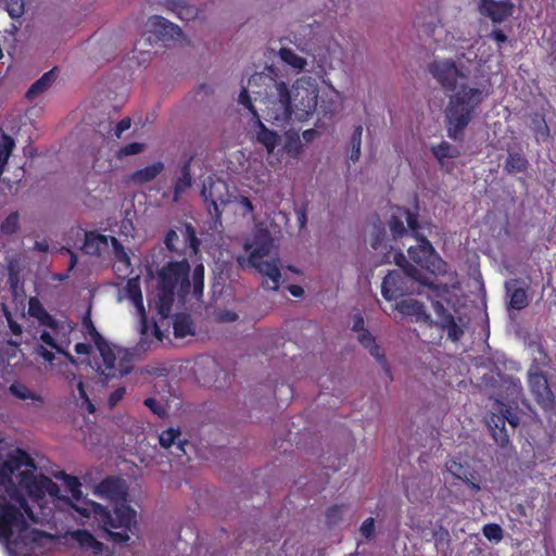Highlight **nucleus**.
Listing matches in <instances>:
<instances>
[{
    "label": "nucleus",
    "mask_w": 556,
    "mask_h": 556,
    "mask_svg": "<svg viewBox=\"0 0 556 556\" xmlns=\"http://www.w3.org/2000/svg\"><path fill=\"white\" fill-rule=\"evenodd\" d=\"M528 384L536 403L543 408L554 406V394L548 386L547 378L539 372L536 368H530L528 371Z\"/></svg>",
    "instance_id": "obj_16"
},
{
    "label": "nucleus",
    "mask_w": 556,
    "mask_h": 556,
    "mask_svg": "<svg viewBox=\"0 0 556 556\" xmlns=\"http://www.w3.org/2000/svg\"><path fill=\"white\" fill-rule=\"evenodd\" d=\"M75 352L80 355H89L91 352V345L87 343H77L75 345Z\"/></svg>",
    "instance_id": "obj_58"
},
{
    "label": "nucleus",
    "mask_w": 556,
    "mask_h": 556,
    "mask_svg": "<svg viewBox=\"0 0 556 556\" xmlns=\"http://www.w3.org/2000/svg\"><path fill=\"white\" fill-rule=\"evenodd\" d=\"M507 296L509 298V307L520 311L528 306L529 298L527 290L519 286L517 280H510L505 283Z\"/></svg>",
    "instance_id": "obj_21"
},
{
    "label": "nucleus",
    "mask_w": 556,
    "mask_h": 556,
    "mask_svg": "<svg viewBox=\"0 0 556 556\" xmlns=\"http://www.w3.org/2000/svg\"><path fill=\"white\" fill-rule=\"evenodd\" d=\"M125 292L127 298L131 301L134 306L136 307L137 314L140 319V334H141V343L148 344L149 336H155L159 341H161L160 330L155 324L149 326L146 317V309L143 306L142 293L139 286V279L132 278L127 281L125 287Z\"/></svg>",
    "instance_id": "obj_12"
},
{
    "label": "nucleus",
    "mask_w": 556,
    "mask_h": 556,
    "mask_svg": "<svg viewBox=\"0 0 556 556\" xmlns=\"http://www.w3.org/2000/svg\"><path fill=\"white\" fill-rule=\"evenodd\" d=\"M397 266L402 267L405 278L400 271H390L382 280L381 293L387 301H392L407 293H413L414 289L408 286V281L415 280L420 285L429 287L435 296L442 298L448 293V282H434L426 278L418 268L409 264L403 254L394 257Z\"/></svg>",
    "instance_id": "obj_6"
},
{
    "label": "nucleus",
    "mask_w": 556,
    "mask_h": 556,
    "mask_svg": "<svg viewBox=\"0 0 556 556\" xmlns=\"http://www.w3.org/2000/svg\"><path fill=\"white\" fill-rule=\"evenodd\" d=\"M11 393L20 400L41 402V397L23 383L15 382L10 387Z\"/></svg>",
    "instance_id": "obj_35"
},
{
    "label": "nucleus",
    "mask_w": 556,
    "mask_h": 556,
    "mask_svg": "<svg viewBox=\"0 0 556 556\" xmlns=\"http://www.w3.org/2000/svg\"><path fill=\"white\" fill-rule=\"evenodd\" d=\"M432 153L434 154L435 159L439 161V163L443 166L445 163V160L456 159L459 156L460 152L457 147L443 141L438 146H433L431 148Z\"/></svg>",
    "instance_id": "obj_28"
},
{
    "label": "nucleus",
    "mask_w": 556,
    "mask_h": 556,
    "mask_svg": "<svg viewBox=\"0 0 556 556\" xmlns=\"http://www.w3.org/2000/svg\"><path fill=\"white\" fill-rule=\"evenodd\" d=\"M74 538L83 547L90 548L94 554L102 552L103 544L97 541L89 532L84 530L76 531Z\"/></svg>",
    "instance_id": "obj_33"
},
{
    "label": "nucleus",
    "mask_w": 556,
    "mask_h": 556,
    "mask_svg": "<svg viewBox=\"0 0 556 556\" xmlns=\"http://www.w3.org/2000/svg\"><path fill=\"white\" fill-rule=\"evenodd\" d=\"M35 249L40 252H47L49 250V244L47 241H37L35 243Z\"/></svg>",
    "instance_id": "obj_64"
},
{
    "label": "nucleus",
    "mask_w": 556,
    "mask_h": 556,
    "mask_svg": "<svg viewBox=\"0 0 556 556\" xmlns=\"http://www.w3.org/2000/svg\"><path fill=\"white\" fill-rule=\"evenodd\" d=\"M144 148H146V146L143 143L132 142V143H129V144L123 147L119 150V155L126 156V155L139 154L142 151H144Z\"/></svg>",
    "instance_id": "obj_44"
},
{
    "label": "nucleus",
    "mask_w": 556,
    "mask_h": 556,
    "mask_svg": "<svg viewBox=\"0 0 556 556\" xmlns=\"http://www.w3.org/2000/svg\"><path fill=\"white\" fill-rule=\"evenodd\" d=\"M282 150L292 157H299L303 152V144L296 131H287Z\"/></svg>",
    "instance_id": "obj_27"
},
{
    "label": "nucleus",
    "mask_w": 556,
    "mask_h": 556,
    "mask_svg": "<svg viewBox=\"0 0 556 556\" xmlns=\"http://www.w3.org/2000/svg\"><path fill=\"white\" fill-rule=\"evenodd\" d=\"M163 169L164 164L162 162H155L132 173L129 180L134 185H144L154 180Z\"/></svg>",
    "instance_id": "obj_24"
},
{
    "label": "nucleus",
    "mask_w": 556,
    "mask_h": 556,
    "mask_svg": "<svg viewBox=\"0 0 556 556\" xmlns=\"http://www.w3.org/2000/svg\"><path fill=\"white\" fill-rule=\"evenodd\" d=\"M395 308L403 315L413 317L416 321L431 323V317L425 305L417 300H403L395 305Z\"/></svg>",
    "instance_id": "obj_20"
},
{
    "label": "nucleus",
    "mask_w": 556,
    "mask_h": 556,
    "mask_svg": "<svg viewBox=\"0 0 556 556\" xmlns=\"http://www.w3.org/2000/svg\"><path fill=\"white\" fill-rule=\"evenodd\" d=\"M288 290L289 292L293 295V296H296V298H300L304 294V290L302 287L300 286H295V285H292V286H289L288 287Z\"/></svg>",
    "instance_id": "obj_59"
},
{
    "label": "nucleus",
    "mask_w": 556,
    "mask_h": 556,
    "mask_svg": "<svg viewBox=\"0 0 556 556\" xmlns=\"http://www.w3.org/2000/svg\"><path fill=\"white\" fill-rule=\"evenodd\" d=\"M495 406L496 413L491 414L488 425L493 430L494 440L501 446H505L509 442L508 434L505 431V422L507 421L510 426L516 427L519 425V417L502 402L496 401Z\"/></svg>",
    "instance_id": "obj_14"
},
{
    "label": "nucleus",
    "mask_w": 556,
    "mask_h": 556,
    "mask_svg": "<svg viewBox=\"0 0 556 556\" xmlns=\"http://www.w3.org/2000/svg\"><path fill=\"white\" fill-rule=\"evenodd\" d=\"M359 156H361V147L352 146L350 159L353 162H356V161H358Z\"/></svg>",
    "instance_id": "obj_62"
},
{
    "label": "nucleus",
    "mask_w": 556,
    "mask_h": 556,
    "mask_svg": "<svg viewBox=\"0 0 556 556\" xmlns=\"http://www.w3.org/2000/svg\"><path fill=\"white\" fill-rule=\"evenodd\" d=\"M510 388L514 399L517 400L522 394V386L520 380H511Z\"/></svg>",
    "instance_id": "obj_56"
},
{
    "label": "nucleus",
    "mask_w": 556,
    "mask_h": 556,
    "mask_svg": "<svg viewBox=\"0 0 556 556\" xmlns=\"http://www.w3.org/2000/svg\"><path fill=\"white\" fill-rule=\"evenodd\" d=\"M364 318L359 314L355 315L353 317V331H355L357 334H359L363 331H366L367 329L364 327Z\"/></svg>",
    "instance_id": "obj_52"
},
{
    "label": "nucleus",
    "mask_w": 556,
    "mask_h": 556,
    "mask_svg": "<svg viewBox=\"0 0 556 556\" xmlns=\"http://www.w3.org/2000/svg\"><path fill=\"white\" fill-rule=\"evenodd\" d=\"M239 102L244 105L256 118L257 121V130H256V140L260 144H262L268 155V159L275 156V149L281 141V137L274 130L268 129L264 123L261 121L260 114L257 110L254 108L249 92L244 89L239 94Z\"/></svg>",
    "instance_id": "obj_13"
},
{
    "label": "nucleus",
    "mask_w": 556,
    "mask_h": 556,
    "mask_svg": "<svg viewBox=\"0 0 556 556\" xmlns=\"http://www.w3.org/2000/svg\"><path fill=\"white\" fill-rule=\"evenodd\" d=\"M433 308L438 315V326L447 332L448 339L454 342L458 341L465 333L470 318L459 311H455L454 314L447 313L443 304L439 301L433 302Z\"/></svg>",
    "instance_id": "obj_11"
},
{
    "label": "nucleus",
    "mask_w": 556,
    "mask_h": 556,
    "mask_svg": "<svg viewBox=\"0 0 556 556\" xmlns=\"http://www.w3.org/2000/svg\"><path fill=\"white\" fill-rule=\"evenodd\" d=\"M192 177L190 175L189 166L185 165L181 169L173 192V202H178L182 194L191 187Z\"/></svg>",
    "instance_id": "obj_29"
},
{
    "label": "nucleus",
    "mask_w": 556,
    "mask_h": 556,
    "mask_svg": "<svg viewBox=\"0 0 556 556\" xmlns=\"http://www.w3.org/2000/svg\"><path fill=\"white\" fill-rule=\"evenodd\" d=\"M429 72L448 94L445 109L447 135L460 140L480 104L491 93L490 79L463 56L455 60L437 59L430 64Z\"/></svg>",
    "instance_id": "obj_2"
},
{
    "label": "nucleus",
    "mask_w": 556,
    "mask_h": 556,
    "mask_svg": "<svg viewBox=\"0 0 556 556\" xmlns=\"http://www.w3.org/2000/svg\"><path fill=\"white\" fill-rule=\"evenodd\" d=\"M201 193L205 202L208 203L210 214L215 216L222 214V207L230 203L232 197L226 181L212 178L204 181Z\"/></svg>",
    "instance_id": "obj_15"
},
{
    "label": "nucleus",
    "mask_w": 556,
    "mask_h": 556,
    "mask_svg": "<svg viewBox=\"0 0 556 556\" xmlns=\"http://www.w3.org/2000/svg\"><path fill=\"white\" fill-rule=\"evenodd\" d=\"M189 271L190 266L186 260L169 262L159 271L155 305L162 317L169 315L175 295L184 298L189 293L191 287Z\"/></svg>",
    "instance_id": "obj_7"
},
{
    "label": "nucleus",
    "mask_w": 556,
    "mask_h": 556,
    "mask_svg": "<svg viewBox=\"0 0 556 556\" xmlns=\"http://www.w3.org/2000/svg\"><path fill=\"white\" fill-rule=\"evenodd\" d=\"M179 241V236L175 230H169L165 237V245L169 251L178 252L179 248L177 245Z\"/></svg>",
    "instance_id": "obj_46"
},
{
    "label": "nucleus",
    "mask_w": 556,
    "mask_h": 556,
    "mask_svg": "<svg viewBox=\"0 0 556 556\" xmlns=\"http://www.w3.org/2000/svg\"><path fill=\"white\" fill-rule=\"evenodd\" d=\"M446 468L448 472L454 477L460 480H468V476L470 475V472L460 463H457L456 460H448L446 463Z\"/></svg>",
    "instance_id": "obj_40"
},
{
    "label": "nucleus",
    "mask_w": 556,
    "mask_h": 556,
    "mask_svg": "<svg viewBox=\"0 0 556 556\" xmlns=\"http://www.w3.org/2000/svg\"><path fill=\"white\" fill-rule=\"evenodd\" d=\"M182 39L184 35L179 26L163 16L152 15L148 17L143 25L142 37L135 43V51L142 55H150L147 47H151L154 43L169 46L180 42Z\"/></svg>",
    "instance_id": "obj_8"
},
{
    "label": "nucleus",
    "mask_w": 556,
    "mask_h": 556,
    "mask_svg": "<svg viewBox=\"0 0 556 556\" xmlns=\"http://www.w3.org/2000/svg\"><path fill=\"white\" fill-rule=\"evenodd\" d=\"M491 36H492V38H493L495 41H497V42H500V43H501V42L506 41V39H507L506 35H505L502 30H500V29L494 30V31L491 34Z\"/></svg>",
    "instance_id": "obj_60"
},
{
    "label": "nucleus",
    "mask_w": 556,
    "mask_h": 556,
    "mask_svg": "<svg viewBox=\"0 0 556 556\" xmlns=\"http://www.w3.org/2000/svg\"><path fill=\"white\" fill-rule=\"evenodd\" d=\"M278 56L281 60V62L295 74L304 72L308 64L307 60L304 56L300 55L292 48H280L278 51Z\"/></svg>",
    "instance_id": "obj_22"
},
{
    "label": "nucleus",
    "mask_w": 556,
    "mask_h": 556,
    "mask_svg": "<svg viewBox=\"0 0 556 556\" xmlns=\"http://www.w3.org/2000/svg\"><path fill=\"white\" fill-rule=\"evenodd\" d=\"M130 127V118H123L115 127V136L119 138L122 134L129 129Z\"/></svg>",
    "instance_id": "obj_54"
},
{
    "label": "nucleus",
    "mask_w": 556,
    "mask_h": 556,
    "mask_svg": "<svg viewBox=\"0 0 556 556\" xmlns=\"http://www.w3.org/2000/svg\"><path fill=\"white\" fill-rule=\"evenodd\" d=\"M144 405L149 407L159 417H163L166 415L164 406L154 399L149 397L144 400Z\"/></svg>",
    "instance_id": "obj_47"
},
{
    "label": "nucleus",
    "mask_w": 556,
    "mask_h": 556,
    "mask_svg": "<svg viewBox=\"0 0 556 556\" xmlns=\"http://www.w3.org/2000/svg\"><path fill=\"white\" fill-rule=\"evenodd\" d=\"M7 321L12 333L18 336L22 333V327L15 320H13L11 314L5 313Z\"/></svg>",
    "instance_id": "obj_53"
},
{
    "label": "nucleus",
    "mask_w": 556,
    "mask_h": 556,
    "mask_svg": "<svg viewBox=\"0 0 556 556\" xmlns=\"http://www.w3.org/2000/svg\"><path fill=\"white\" fill-rule=\"evenodd\" d=\"M83 329L100 353L96 359L97 371L106 379L121 378L130 372L134 354L121 346H111L97 331L89 313L83 318Z\"/></svg>",
    "instance_id": "obj_5"
},
{
    "label": "nucleus",
    "mask_w": 556,
    "mask_h": 556,
    "mask_svg": "<svg viewBox=\"0 0 556 556\" xmlns=\"http://www.w3.org/2000/svg\"><path fill=\"white\" fill-rule=\"evenodd\" d=\"M362 135H363V128L362 126H357L352 135V146L361 147L362 146Z\"/></svg>",
    "instance_id": "obj_57"
},
{
    "label": "nucleus",
    "mask_w": 556,
    "mask_h": 556,
    "mask_svg": "<svg viewBox=\"0 0 556 556\" xmlns=\"http://www.w3.org/2000/svg\"><path fill=\"white\" fill-rule=\"evenodd\" d=\"M238 318V315L232 312H225L220 315V319L224 321H233Z\"/></svg>",
    "instance_id": "obj_61"
},
{
    "label": "nucleus",
    "mask_w": 556,
    "mask_h": 556,
    "mask_svg": "<svg viewBox=\"0 0 556 556\" xmlns=\"http://www.w3.org/2000/svg\"><path fill=\"white\" fill-rule=\"evenodd\" d=\"M203 281H204V267L203 265H198L195 266L194 270H193V276H192V289H193V294L197 296V298H200L202 295V292H203Z\"/></svg>",
    "instance_id": "obj_36"
},
{
    "label": "nucleus",
    "mask_w": 556,
    "mask_h": 556,
    "mask_svg": "<svg viewBox=\"0 0 556 556\" xmlns=\"http://www.w3.org/2000/svg\"><path fill=\"white\" fill-rule=\"evenodd\" d=\"M24 0H8L7 11L12 18H20L24 14Z\"/></svg>",
    "instance_id": "obj_43"
},
{
    "label": "nucleus",
    "mask_w": 556,
    "mask_h": 556,
    "mask_svg": "<svg viewBox=\"0 0 556 556\" xmlns=\"http://www.w3.org/2000/svg\"><path fill=\"white\" fill-rule=\"evenodd\" d=\"M510 1L480 0L479 10L482 15L492 20L493 23H502L513 14Z\"/></svg>",
    "instance_id": "obj_19"
},
{
    "label": "nucleus",
    "mask_w": 556,
    "mask_h": 556,
    "mask_svg": "<svg viewBox=\"0 0 556 556\" xmlns=\"http://www.w3.org/2000/svg\"><path fill=\"white\" fill-rule=\"evenodd\" d=\"M126 389L124 387L117 388L109 397V405L114 407L125 395Z\"/></svg>",
    "instance_id": "obj_50"
},
{
    "label": "nucleus",
    "mask_w": 556,
    "mask_h": 556,
    "mask_svg": "<svg viewBox=\"0 0 556 556\" xmlns=\"http://www.w3.org/2000/svg\"><path fill=\"white\" fill-rule=\"evenodd\" d=\"M110 238L111 237L96 232H87L85 235L83 250L86 254L101 255L102 252L109 248Z\"/></svg>",
    "instance_id": "obj_23"
},
{
    "label": "nucleus",
    "mask_w": 556,
    "mask_h": 556,
    "mask_svg": "<svg viewBox=\"0 0 556 556\" xmlns=\"http://www.w3.org/2000/svg\"><path fill=\"white\" fill-rule=\"evenodd\" d=\"M12 459H16V460L21 462V464H23L22 469H25L26 464L33 463V460L26 454L23 453L18 457H10L8 459L0 460V468L2 466H4L5 463H8Z\"/></svg>",
    "instance_id": "obj_55"
},
{
    "label": "nucleus",
    "mask_w": 556,
    "mask_h": 556,
    "mask_svg": "<svg viewBox=\"0 0 556 556\" xmlns=\"http://www.w3.org/2000/svg\"><path fill=\"white\" fill-rule=\"evenodd\" d=\"M182 236L188 243L189 249L193 252H198L199 240L195 236V231L191 225H186L182 229Z\"/></svg>",
    "instance_id": "obj_42"
},
{
    "label": "nucleus",
    "mask_w": 556,
    "mask_h": 556,
    "mask_svg": "<svg viewBox=\"0 0 556 556\" xmlns=\"http://www.w3.org/2000/svg\"><path fill=\"white\" fill-rule=\"evenodd\" d=\"M418 244L408 248L409 257L421 267L431 271L435 276L450 277V282L454 286V273L448 271L446 263L435 252L432 244L424 237L417 236Z\"/></svg>",
    "instance_id": "obj_10"
},
{
    "label": "nucleus",
    "mask_w": 556,
    "mask_h": 556,
    "mask_svg": "<svg viewBox=\"0 0 556 556\" xmlns=\"http://www.w3.org/2000/svg\"><path fill=\"white\" fill-rule=\"evenodd\" d=\"M302 136L305 141H312L316 136V130H314V129L304 130Z\"/></svg>",
    "instance_id": "obj_63"
},
{
    "label": "nucleus",
    "mask_w": 556,
    "mask_h": 556,
    "mask_svg": "<svg viewBox=\"0 0 556 556\" xmlns=\"http://www.w3.org/2000/svg\"><path fill=\"white\" fill-rule=\"evenodd\" d=\"M77 390L79 397L83 400V404L86 405L89 413H93L96 410L94 405L90 402L81 381L78 382Z\"/></svg>",
    "instance_id": "obj_48"
},
{
    "label": "nucleus",
    "mask_w": 556,
    "mask_h": 556,
    "mask_svg": "<svg viewBox=\"0 0 556 556\" xmlns=\"http://www.w3.org/2000/svg\"><path fill=\"white\" fill-rule=\"evenodd\" d=\"M12 459L0 468V542L10 553L38 543L45 534L31 528L42 523L51 514L46 505L51 502L61 509L77 513L83 519L93 518L115 543L129 540L136 527V511L128 505H116L111 514L102 505L88 500L78 478L60 472L68 495H62L59 485L43 475H35L36 466Z\"/></svg>",
    "instance_id": "obj_1"
},
{
    "label": "nucleus",
    "mask_w": 556,
    "mask_h": 556,
    "mask_svg": "<svg viewBox=\"0 0 556 556\" xmlns=\"http://www.w3.org/2000/svg\"><path fill=\"white\" fill-rule=\"evenodd\" d=\"M174 334L177 338H186L193 334V324L190 316L186 314L176 315L173 323Z\"/></svg>",
    "instance_id": "obj_30"
},
{
    "label": "nucleus",
    "mask_w": 556,
    "mask_h": 556,
    "mask_svg": "<svg viewBox=\"0 0 556 556\" xmlns=\"http://www.w3.org/2000/svg\"><path fill=\"white\" fill-rule=\"evenodd\" d=\"M527 166L528 161L517 153H509L505 163V169L510 174L523 173Z\"/></svg>",
    "instance_id": "obj_34"
},
{
    "label": "nucleus",
    "mask_w": 556,
    "mask_h": 556,
    "mask_svg": "<svg viewBox=\"0 0 556 556\" xmlns=\"http://www.w3.org/2000/svg\"><path fill=\"white\" fill-rule=\"evenodd\" d=\"M405 225L413 231H416L418 228L416 217L408 210L395 207L389 222V227L394 239L401 238L407 232Z\"/></svg>",
    "instance_id": "obj_18"
},
{
    "label": "nucleus",
    "mask_w": 556,
    "mask_h": 556,
    "mask_svg": "<svg viewBox=\"0 0 556 556\" xmlns=\"http://www.w3.org/2000/svg\"><path fill=\"white\" fill-rule=\"evenodd\" d=\"M358 342L384 367H387L384 353L381 348L377 344L375 337L368 331H363L357 334Z\"/></svg>",
    "instance_id": "obj_26"
},
{
    "label": "nucleus",
    "mask_w": 556,
    "mask_h": 556,
    "mask_svg": "<svg viewBox=\"0 0 556 556\" xmlns=\"http://www.w3.org/2000/svg\"><path fill=\"white\" fill-rule=\"evenodd\" d=\"M179 435L180 432L178 430L169 428L160 434V445L164 448H169L170 446L175 445V441Z\"/></svg>",
    "instance_id": "obj_39"
},
{
    "label": "nucleus",
    "mask_w": 556,
    "mask_h": 556,
    "mask_svg": "<svg viewBox=\"0 0 556 556\" xmlns=\"http://www.w3.org/2000/svg\"><path fill=\"white\" fill-rule=\"evenodd\" d=\"M230 202L236 205V211L241 214L242 217L254 219V206L248 197L242 194H232Z\"/></svg>",
    "instance_id": "obj_31"
},
{
    "label": "nucleus",
    "mask_w": 556,
    "mask_h": 556,
    "mask_svg": "<svg viewBox=\"0 0 556 556\" xmlns=\"http://www.w3.org/2000/svg\"><path fill=\"white\" fill-rule=\"evenodd\" d=\"M178 16L181 18V20H192L197 16L198 12H197V9L192 8V7H188V8H180L179 11L177 12Z\"/></svg>",
    "instance_id": "obj_51"
},
{
    "label": "nucleus",
    "mask_w": 556,
    "mask_h": 556,
    "mask_svg": "<svg viewBox=\"0 0 556 556\" xmlns=\"http://www.w3.org/2000/svg\"><path fill=\"white\" fill-rule=\"evenodd\" d=\"M343 511V506H332L327 511V520L329 523H336Z\"/></svg>",
    "instance_id": "obj_49"
},
{
    "label": "nucleus",
    "mask_w": 556,
    "mask_h": 556,
    "mask_svg": "<svg viewBox=\"0 0 556 556\" xmlns=\"http://www.w3.org/2000/svg\"><path fill=\"white\" fill-rule=\"evenodd\" d=\"M483 535L489 541L500 542L503 539V530L496 523H488L482 529Z\"/></svg>",
    "instance_id": "obj_41"
},
{
    "label": "nucleus",
    "mask_w": 556,
    "mask_h": 556,
    "mask_svg": "<svg viewBox=\"0 0 556 556\" xmlns=\"http://www.w3.org/2000/svg\"><path fill=\"white\" fill-rule=\"evenodd\" d=\"M250 87H258L257 96L263 117L277 126H282L293 116L306 121L314 115L318 104L319 86L316 78L303 75L289 86L278 68L268 66L249 80Z\"/></svg>",
    "instance_id": "obj_3"
},
{
    "label": "nucleus",
    "mask_w": 556,
    "mask_h": 556,
    "mask_svg": "<svg viewBox=\"0 0 556 556\" xmlns=\"http://www.w3.org/2000/svg\"><path fill=\"white\" fill-rule=\"evenodd\" d=\"M110 242L112 244V248H113L114 255H115L116 260L119 263H122L123 265H125L126 267H128L130 265V260H129V256L126 253L124 247L114 237L110 238Z\"/></svg>",
    "instance_id": "obj_38"
},
{
    "label": "nucleus",
    "mask_w": 556,
    "mask_h": 556,
    "mask_svg": "<svg viewBox=\"0 0 556 556\" xmlns=\"http://www.w3.org/2000/svg\"><path fill=\"white\" fill-rule=\"evenodd\" d=\"M42 326L43 329L38 331L41 344L36 348V353L46 362L52 363L54 361V353L46 346L55 350L58 353H65V350L71 344L74 324L66 319L56 320L51 318V323H46Z\"/></svg>",
    "instance_id": "obj_9"
},
{
    "label": "nucleus",
    "mask_w": 556,
    "mask_h": 556,
    "mask_svg": "<svg viewBox=\"0 0 556 556\" xmlns=\"http://www.w3.org/2000/svg\"><path fill=\"white\" fill-rule=\"evenodd\" d=\"M28 314L36 318L42 326L46 323H51L53 318L42 306L41 302L37 298H30L28 301Z\"/></svg>",
    "instance_id": "obj_32"
},
{
    "label": "nucleus",
    "mask_w": 556,
    "mask_h": 556,
    "mask_svg": "<svg viewBox=\"0 0 556 556\" xmlns=\"http://www.w3.org/2000/svg\"><path fill=\"white\" fill-rule=\"evenodd\" d=\"M359 531L365 539H371L375 533V519L371 517L365 519L361 526Z\"/></svg>",
    "instance_id": "obj_45"
},
{
    "label": "nucleus",
    "mask_w": 556,
    "mask_h": 556,
    "mask_svg": "<svg viewBox=\"0 0 556 556\" xmlns=\"http://www.w3.org/2000/svg\"><path fill=\"white\" fill-rule=\"evenodd\" d=\"M56 73L54 70L46 72L38 80H36L28 91L26 92V98L28 100H34L40 94L45 93L55 81Z\"/></svg>",
    "instance_id": "obj_25"
},
{
    "label": "nucleus",
    "mask_w": 556,
    "mask_h": 556,
    "mask_svg": "<svg viewBox=\"0 0 556 556\" xmlns=\"http://www.w3.org/2000/svg\"><path fill=\"white\" fill-rule=\"evenodd\" d=\"M248 256L240 255L237 262L241 267L255 268L264 278L263 287L277 291L281 283L280 260L276 254V245L270 232L258 227L251 240L243 244Z\"/></svg>",
    "instance_id": "obj_4"
},
{
    "label": "nucleus",
    "mask_w": 556,
    "mask_h": 556,
    "mask_svg": "<svg viewBox=\"0 0 556 556\" xmlns=\"http://www.w3.org/2000/svg\"><path fill=\"white\" fill-rule=\"evenodd\" d=\"M94 494L111 502H124L127 485L123 479L111 477L101 481L94 489Z\"/></svg>",
    "instance_id": "obj_17"
},
{
    "label": "nucleus",
    "mask_w": 556,
    "mask_h": 556,
    "mask_svg": "<svg viewBox=\"0 0 556 556\" xmlns=\"http://www.w3.org/2000/svg\"><path fill=\"white\" fill-rule=\"evenodd\" d=\"M20 228V218L17 213H11L1 224V231L4 235H13Z\"/></svg>",
    "instance_id": "obj_37"
}]
</instances>
